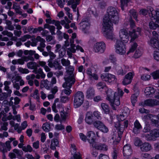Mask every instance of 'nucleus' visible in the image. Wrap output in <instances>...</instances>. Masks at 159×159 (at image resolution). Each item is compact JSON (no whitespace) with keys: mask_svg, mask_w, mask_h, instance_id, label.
I'll return each instance as SVG.
<instances>
[{"mask_svg":"<svg viewBox=\"0 0 159 159\" xmlns=\"http://www.w3.org/2000/svg\"><path fill=\"white\" fill-rule=\"evenodd\" d=\"M61 62L63 66H66V75L65 76L66 77L70 76L72 79L69 84V85H70L74 81L75 74L73 73L74 68L73 66H70V63L69 60H66L65 59H61Z\"/></svg>","mask_w":159,"mask_h":159,"instance_id":"39448f33","label":"nucleus"},{"mask_svg":"<svg viewBox=\"0 0 159 159\" xmlns=\"http://www.w3.org/2000/svg\"><path fill=\"white\" fill-rule=\"evenodd\" d=\"M130 0H120L121 7L123 11L124 10V7H127V3Z\"/></svg>","mask_w":159,"mask_h":159,"instance_id":"de8ad7c7","label":"nucleus"},{"mask_svg":"<svg viewBox=\"0 0 159 159\" xmlns=\"http://www.w3.org/2000/svg\"><path fill=\"white\" fill-rule=\"evenodd\" d=\"M23 150L26 152H31L33 151V148L32 147L29 145H28L26 146H25L23 148Z\"/></svg>","mask_w":159,"mask_h":159,"instance_id":"49530a36","label":"nucleus"},{"mask_svg":"<svg viewBox=\"0 0 159 159\" xmlns=\"http://www.w3.org/2000/svg\"><path fill=\"white\" fill-rule=\"evenodd\" d=\"M35 77V76L34 75H29L26 76V78L27 80H28V84L30 86L33 85V81L32 80Z\"/></svg>","mask_w":159,"mask_h":159,"instance_id":"a19ab883","label":"nucleus"},{"mask_svg":"<svg viewBox=\"0 0 159 159\" xmlns=\"http://www.w3.org/2000/svg\"><path fill=\"white\" fill-rule=\"evenodd\" d=\"M132 151L129 145L127 144L124 147L123 153L125 158H128L132 154Z\"/></svg>","mask_w":159,"mask_h":159,"instance_id":"6ab92c4d","label":"nucleus"},{"mask_svg":"<svg viewBox=\"0 0 159 159\" xmlns=\"http://www.w3.org/2000/svg\"><path fill=\"white\" fill-rule=\"evenodd\" d=\"M36 74H39H39H37L36 76V78L38 79H39L40 78V77H41L42 78H44L46 76V75L44 74L43 71L42 70L41 68H39L38 70H37V73L35 72Z\"/></svg>","mask_w":159,"mask_h":159,"instance_id":"473e14b6","label":"nucleus"},{"mask_svg":"<svg viewBox=\"0 0 159 159\" xmlns=\"http://www.w3.org/2000/svg\"><path fill=\"white\" fill-rule=\"evenodd\" d=\"M11 63L13 65H14L16 64L23 65L24 64V61L23 58L14 59L12 60Z\"/></svg>","mask_w":159,"mask_h":159,"instance_id":"4c0bfd02","label":"nucleus"},{"mask_svg":"<svg viewBox=\"0 0 159 159\" xmlns=\"http://www.w3.org/2000/svg\"><path fill=\"white\" fill-rule=\"evenodd\" d=\"M150 75L154 80L159 79V70H157L151 73Z\"/></svg>","mask_w":159,"mask_h":159,"instance_id":"c03bdc74","label":"nucleus"},{"mask_svg":"<svg viewBox=\"0 0 159 159\" xmlns=\"http://www.w3.org/2000/svg\"><path fill=\"white\" fill-rule=\"evenodd\" d=\"M150 135L147 134L145 138L148 141L155 140L156 138L159 137V129H155L152 130L150 132Z\"/></svg>","mask_w":159,"mask_h":159,"instance_id":"9b49d317","label":"nucleus"},{"mask_svg":"<svg viewBox=\"0 0 159 159\" xmlns=\"http://www.w3.org/2000/svg\"><path fill=\"white\" fill-rule=\"evenodd\" d=\"M148 43L151 47L156 48V50H159V40H148Z\"/></svg>","mask_w":159,"mask_h":159,"instance_id":"b1692460","label":"nucleus"},{"mask_svg":"<svg viewBox=\"0 0 159 159\" xmlns=\"http://www.w3.org/2000/svg\"><path fill=\"white\" fill-rule=\"evenodd\" d=\"M100 131L104 133H107L108 131V128L104 124L99 129Z\"/></svg>","mask_w":159,"mask_h":159,"instance_id":"bf43d9fd","label":"nucleus"},{"mask_svg":"<svg viewBox=\"0 0 159 159\" xmlns=\"http://www.w3.org/2000/svg\"><path fill=\"white\" fill-rule=\"evenodd\" d=\"M122 123L119 122L114 124V126L118 129V134L114 133L112 135V142L116 144L118 143L120 140L125 128H126L128 125V120H125L123 122V125Z\"/></svg>","mask_w":159,"mask_h":159,"instance_id":"7ed1b4c3","label":"nucleus"},{"mask_svg":"<svg viewBox=\"0 0 159 159\" xmlns=\"http://www.w3.org/2000/svg\"><path fill=\"white\" fill-rule=\"evenodd\" d=\"M95 94V91L94 89L91 87L88 88L86 92V97L89 99H92Z\"/></svg>","mask_w":159,"mask_h":159,"instance_id":"393cba45","label":"nucleus"},{"mask_svg":"<svg viewBox=\"0 0 159 159\" xmlns=\"http://www.w3.org/2000/svg\"><path fill=\"white\" fill-rule=\"evenodd\" d=\"M149 27L151 29L153 30L156 29L157 27H159L158 25L153 22L152 21L150 22L149 24Z\"/></svg>","mask_w":159,"mask_h":159,"instance_id":"3c124183","label":"nucleus"},{"mask_svg":"<svg viewBox=\"0 0 159 159\" xmlns=\"http://www.w3.org/2000/svg\"><path fill=\"white\" fill-rule=\"evenodd\" d=\"M60 112L61 118L62 120H65L67 116V114L65 112L63 109V108L61 107L58 108Z\"/></svg>","mask_w":159,"mask_h":159,"instance_id":"2f4dec72","label":"nucleus"},{"mask_svg":"<svg viewBox=\"0 0 159 159\" xmlns=\"http://www.w3.org/2000/svg\"><path fill=\"white\" fill-rule=\"evenodd\" d=\"M16 3L14 2L13 4L12 8L15 9L16 13H18L20 15H21L22 12L20 11V6L16 5Z\"/></svg>","mask_w":159,"mask_h":159,"instance_id":"37998d69","label":"nucleus"},{"mask_svg":"<svg viewBox=\"0 0 159 159\" xmlns=\"http://www.w3.org/2000/svg\"><path fill=\"white\" fill-rule=\"evenodd\" d=\"M71 152L73 155L70 159H80L81 155L79 152H76L75 146L74 145H71Z\"/></svg>","mask_w":159,"mask_h":159,"instance_id":"f3484780","label":"nucleus"},{"mask_svg":"<svg viewBox=\"0 0 159 159\" xmlns=\"http://www.w3.org/2000/svg\"><path fill=\"white\" fill-rule=\"evenodd\" d=\"M106 48L105 44L103 42L95 43L94 46L93 50L96 52L103 53Z\"/></svg>","mask_w":159,"mask_h":159,"instance_id":"ddd939ff","label":"nucleus"},{"mask_svg":"<svg viewBox=\"0 0 159 159\" xmlns=\"http://www.w3.org/2000/svg\"><path fill=\"white\" fill-rule=\"evenodd\" d=\"M141 31V28L138 27L136 29H133L132 31H129L128 34L126 30L123 29L120 30L119 36L121 39H129V35L131 38L130 40H134L138 38L140 34Z\"/></svg>","mask_w":159,"mask_h":159,"instance_id":"20e7f679","label":"nucleus"},{"mask_svg":"<svg viewBox=\"0 0 159 159\" xmlns=\"http://www.w3.org/2000/svg\"><path fill=\"white\" fill-rule=\"evenodd\" d=\"M151 78L150 75L147 74H143L141 76V79L143 81H148L150 80Z\"/></svg>","mask_w":159,"mask_h":159,"instance_id":"79ce46f5","label":"nucleus"},{"mask_svg":"<svg viewBox=\"0 0 159 159\" xmlns=\"http://www.w3.org/2000/svg\"><path fill=\"white\" fill-rule=\"evenodd\" d=\"M66 40L65 41V46L66 47L68 46L69 45H70V47L68 48V51H67V54L69 56V58H71L72 57V54L71 53H75L76 52V50H80L81 52H83L84 50L82 48L78 45L76 46L73 43V40Z\"/></svg>","mask_w":159,"mask_h":159,"instance_id":"423d86ee","label":"nucleus"},{"mask_svg":"<svg viewBox=\"0 0 159 159\" xmlns=\"http://www.w3.org/2000/svg\"><path fill=\"white\" fill-rule=\"evenodd\" d=\"M49 83V81L47 80H42L41 82V86L42 87L43 86L46 89H48L49 88V87L48 86Z\"/></svg>","mask_w":159,"mask_h":159,"instance_id":"a18cd8bd","label":"nucleus"},{"mask_svg":"<svg viewBox=\"0 0 159 159\" xmlns=\"http://www.w3.org/2000/svg\"><path fill=\"white\" fill-rule=\"evenodd\" d=\"M97 87L100 91L106 92L107 99L109 102L113 109L116 110V107L120 104V98L122 97L124 93L123 90L118 88L117 91L114 92L111 89L108 88L106 85L101 82L97 84Z\"/></svg>","mask_w":159,"mask_h":159,"instance_id":"f03ea898","label":"nucleus"},{"mask_svg":"<svg viewBox=\"0 0 159 159\" xmlns=\"http://www.w3.org/2000/svg\"><path fill=\"white\" fill-rule=\"evenodd\" d=\"M141 156L143 159H159V154H157L154 157H152L150 154L144 153L142 154Z\"/></svg>","mask_w":159,"mask_h":159,"instance_id":"c756f323","label":"nucleus"},{"mask_svg":"<svg viewBox=\"0 0 159 159\" xmlns=\"http://www.w3.org/2000/svg\"><path fill=\"white\" fill-rule=\"evenodd\" d=\"M103 124L102 122L99 120H96L93 123L94 126L98 129L102 127Z\"/></svg>","mask_w":159,"mask_h":159,"instance_id":"ea45409f","label":"nucleus"},{"mask_svg":"<svg viewBox=\"0 0 159 159\" xmlns=\"http://www.w3.org/2000/svg\"><path fill=\"white\" fill-rule=\"evenodd\" d=\"M79 25H80V29L84 33H88L87 30L89 28L88 23H84V24H83V22H81L80 23H79Z\"/></svg>","mask_w":159,"mask_h":159,"instance_id":"c85d7f7f","label":"nucleus"},{"mask_svg":"<svg viewBox=\"0 0 159 159\" xmlns=\"http://www.w3.org/2000/svg\"><path fill=\"white\" fill-rule=\"evenodd\" d=\"M59 141L56 139H53L52 140L50 146V148L53 150H55L57 147H59Z\"/></svg>","mask_w":159,"mask_h":159,"instance_id":"7c9ffc66","label":"nucleus"},{"mask_svg":"<svg viewBox=\"0 0 159 159\" xmlns=\"http://www.w3.org/2000/svg\"><path fill=\"white\" fill-rule=\"evenodd\" d=\"M147 10L149 11V14L150 17H151L152 15L154 14H155V11L153 10V8L152 7H148Z\"/></svg>","mask_w":159,"mask_h":159,"instance_id":"e2e57ef3","label":"nucleus"},{"mask_svg":"<svg viewBox=\"0 0 159 159\" xmlns=\"http://www.w3.org/2000/svg\"><path fill=\"white\" fill-rule=\"evenodd\" d=\"M125 40H117L115 45L116 53L120 55H124L126 52Z\"/></svg>","mask_w":159,"mask_h":159,"instance_id":"0eeeda50","label":"nucleus"},{"mask_svg":"<svg viewBox=\"0 0 159 159\" xmlns=\"http://www.w3.org/2000/svg\"><path fill=\"white\" fill-rule=\"evenodd\" d=\"M146 117L147 119H150L152 122L155 124V126L158 127L159 126L158 124V122L157 121H156L155 119V118H156L155 116H153L152 115L150 114H148Z\"/></svg>","mask_w":159,"mask_h":159,"instance_id":"e433bc0d","label":"nucleus"},{"mask_svg":"<svg viewBox=\"0 0 159 159\" xmlns=\"http://www.w3.org/2000/svg\"><path fill=\"white\" fill-rule=\"evenodd\" d=\"M72 79L71 77H70V76L66 77V76H65L64 77L65 82L63 84L62 87L63 88H66V89H65L64 91H62L61 93L62 94L64 93L66 95H69L71 93V91L70 89L71 88L72 85L74 83L75 81V79L74 78V83L71 84L70 85H69V84L70 83L72 80Z\"/></svg>","mask_w":159,"mask_h":159,"instance_id":"9d476101","label":"nucleus"},{"mask_svg":"<svg viewBox=\"0 0 159 159\" xmlns=\"http://www.w3.org/2000/svg\"><path fill=\"white\" fill-rule=\"evenodd\" d=\"M79 136L80 139L86 142L87 140V136H86L85 135L82 133H80L79 134Z\"/></svg>","mask_w":159,"mask_h":159,"instance_id":"69168bd1","label":"nucleus"},{"mask_svg":"<svg viewBox=\"0 0 159 159\" xmlns=\"http://www.w3.org/2000/svg\"><path fill=\"white\" fill-rule=\"evenodd\" d=\"M140 14L144 16H146L149 13V11L148 10L145 9H142L140 11Z\"/></svg>","mask_w":159,"mask_h":159,"instance_id":"774afa93","label":"nucleus"},{"mask_svg":"<svg viewBox=\"0 0 159 159\" xmlns=\"http://www.w3.org/2000/svg\"><path fill=\"white\" fill-rule=\"evenodd\" d=\"M93 113L91 111H88L85 114V121L86 123L89 125L93 124Z\"/></svg>","mask_w":159,"mask_h":159,"instance_id":"dca6fc26","label":"nucleus"},{"mask_svg":"<svg viewBox=\"0 0 159 159\" xmlns=\"http://www.w3.org/2000/svg\"><path fill=\"white\" fill-rule=\"evenodd\" d=\"M140 149L142 151L147 152L150 151L152 148L151 145L148 143L145 142L141 144Z\"/></svg>","mask_w":159,"mask_h":159,"instance_id":"a878e982","label":"nucleus"},{"mask_svg":"<svg viewBox=\"0 0 159 159\" xmlns=\"http://www.w3.org/2000/svg\"><path fill=\"white\" fill-rule=\"evenodd\" d=\"M86 136L88 142L92 146H93L94 143H96V136L95 133L92 131H89L87 132Z\"/></svg>","mask_w":159,"mask_h":159,"instance_id":"4468645a","label":"nucleus"},{"mask_svg":"<svg viewBox=\"0 0 159 159\" xmlns=\"http://www.w3.org/2000/svg\"><path fill=\"white\" fill-rule=\"evenodd\" d=\"M134 127L133 128V132L135 134H137L139 133L140 130L142 128V126L138 120H136L134 123Z\"/></svg>","mask_w":159,"mask_h":159,"instance_id":"412c9836","label":"nucleus"},{"mask_svg":"<svg viewBox=\"0 0 159 159\" xmlns=\"http://www.w3.org/2000/svg\"><path fill=\"white\" fill-rule=\"evenodd\" d=\"M80 0H70L68 2V5H71V7L74 12H76L77 6L79 4Z\"/></svg>","mask_w":159,"mask_h":159,"instance_id":"4be33fe9","label":"nucleus"},{"mask_svg":"<svg viewBox=\"0 0 159 159\" xmlns=\"http://www.w3.org/2000/svg\"><path fill=\"white\" fill-rule=\"evenodd\" d=\"M92 147L98 150L107 151L108 149V147L104 144H98L95 143Z\"/></svg>","mask_w":159,"mask_h":159,"instance_id":"5701e85b","label":"nucleus"},{"mask_svg":"<svg viewBox=\"0 0 159 159\" xmlns=\"http://www.w3.org/2000/svg\"><path fill=\"white\" fill-rule=\"evenodd\" d=\"M128 43L130 45V47L129 50L127 52V55L133 52L138 46L137 43L134 41V40H129Z\"/></svg>","mask_w":159,"mask_h":159,"instance_id":"aec40b11","label":"nucleus"},{"mask_svg":"<svg viewBox=\"0 0 159 159\" xmlns=\"http://www.w3.org/2000/svg\"><path fill=\"white\" fill-rule=\"evenodd\" d=\"M144 93L146 96H150L155 93L159 94V90L155 89L152 86H148L146 87L144 90Z\"/></svg>","mask_w":159,"mask_h":159,"instance_id":"2eb2a0df","label":"nucleus"},{"mask_svg":"<svg viewBox=\"0 0 159 159\" xmlns=\"http://www.w3.org/2000/svg\"><path fill=\"white\" fill-rule=\"evenodd\" d=\"M93 117H96L97 119L100 120L101 119V114L99 112L97 111H95L93 113Z\"/></svg>","mask_w":159,"mask_h":159,"instance_id":"0e129e2a","label":"nucleus"},{"mask_svg":"<svg viewBox=\"0 0 159 159\" xmlns=\"http://www.w3.org/2000/svg\"><path fill=\"white\" fill-rule=\"evenodd\" d=\"M42 127L44 131L46 132H48L50 129V125L48 123L43 124Z\"/></svg>","mask_w":159,"mask_h":159,"instance_id":"8fccbe9b","label":"nucleus"},{"mask_svg":"<svg viewBox=\"0 0 159 159\" xmlns=\"http://www.w3.org/2000/svg\"><path fill=\"white\" fill-rule=\"evenodd\" d=\"M97 70V66H94L90 68H88L87 70V73L89 75V77L91 78V76L93 74L92 73L93 72L94 70L95 71H96Z\"/></svg>","mask_w":159,"mask_h":159,"instance_id":"f704fd0d","label":"nucleus"},{"mask_svg":"<svg viewBox=\"0 0 159 159\" xmlns=\"http://www.w3.org/2000/svg\"><path fill=\"white\" fill-rule=\"evenodd\" d=\"M11 80L13 84V86L14 88H16V89H20V87L18 83H16V79L15 80L13 78H12L11 79Z\"/></svg>","mask_w":159,"mask_h":159,"instance_id":"052dcab7","label":"nucleus"},{"mask_svg":"<svg viewBox=\"0 0 159 159\" xmlns=\"http://www.w3.org/2000/svg\"><path fill=\"white\" fill-rule=\"evenodd\" d=\"M27 66L29 69H34L33 72L37 73V69L39 67V65L35 62H30L27 63Z\"/></svg>","mask_w":159,"mask_h":159,"instance_id":"bb28decb","label":"nucleus"},{"mask_svg":"<svg viewBox=\"0 0 159 159\" xmlns=\"http://www.w3.org/2000/svg\"><path fill=\"white\" fill-rule=\"evenodd\" d=\"M39 91L37 89L35 90L33 95V97L36 99H39V98L38 94Z\"/></svg>","mask_w":159,"mask_h":159,"instance_id":"338daca9","label":"nucleus"},{"mask_svg":"<svg viewBox=\"0 0 159 159\" xmlns=\"http://www.w3.org/2000/svg\"><path fill=\"white\" fill-rule=\"evenodd\" d=\"M143 50L141 48H138L135 51L134 55V58H137L140 57L143 53Z\"/></svg>","mask_w":159,"mask_h":159,"instance_id":"72a5a7b5","label":"nucleus"},{"mask_svg":"<svg viewBox=\"0 0 159 159\" xmlns=\"http://www.w3.org/2000/svg\"><path fill=\"white\" fill-rule=\"evenodd\" d=\"M18 71L22 74H28L29 72V70L26 68H23L21 67H18Z\"/></svg>","mask_w":159,"mask_h":159,"instance_id":"603ef678","label":"nucleus"},{"mask_svg":"<svg viewBox=\"0 0 159 159\" xmlns=\"http://www.w3.org/2000/svg\"><path fill=\"white\" fill-rule=\"evenodd\" d=\"M84 95L81 92H78L74 96V106L75 108L80 107L83 103L84 101Z\"/></svg>","mask_w":159,"mask_h":159,"instance_id":"6e6552de","label":"nucleus"},{"mask_svg":"<svg viewBox=\"0 0 159 159\" xmlns=\"http://www.w3.org/2000/svg\"><path fill=\"white\" fill-rule=\"evenodd\" d=\"M134 75V72L133 71L129 72L125 76L132 81Z\"/></svg>","mask_w":159,"mask_h":159,"instance_id":"5fc2aeb1","label":"nucleus"},{"mask_svg":"<svg viewBox=\"0 0 159 159\" xmlns=\"http://www.w3.org/2000/svg\"><path fill=\"white\" fill-rule=\"evenodd\" d=\"M101 107L103 110V112L105 114L109 113L111 118L112 119L113 116H112L111 113L110 112L109 107L108 105L105 103H102L101 104Z\"/></svg>","mask_w":159,"mask_h":159,"instance_id":"cd10ccee","label":"nucleus"},{"mask_svg":"<svg viewBox=\"0 0 159 159\" xmlns=\"http://www.w3.org/2000/svg\"><path fill=\"white\" fill-rule=\"evenodd\" d=\"M142 143V142L139 139L136 138L135 139L134 144L135 146H141Z\"/></svg>","mask_w":159,"mask_h":159,"instance_id":"680f3d73","label":"nucleus"},{"mask_svg":"<svg viewBox=\"0 0 159 159\" xmlns=\"http://www.w3.org/2000/svg\"><path fill=\"white\" fill-rule=\"evenodd\" d=\"M129 13L130 14L132 15V16L137 21H138V20L137 19V14L136 13V12L134 10H130Z\"/></svg>","mask_w":159,"mask_h":159,"instance_id":"13d9d810","label":"nucleus"},{"mask_svg":"<svg viewBox=\"0 0 159 159\" xmlns=\"http://www.w3.org/2000/svg\"><path fill=\"white\" fill-rule=\"evenodd\" d=\"M131 82V80L125 76L122 81V83L123 85H126L130 84Z\"/></svg>","mask_w":159,"mask_h":159,"instance_id":"6e6d98bb","label":"nucleus"},{"mask_svg":"<svg viewBox=\"0 0 159 159\" xmlns=\"http://www.w3.org/2000/svg\"><path fill=\"white\" fill-rule=\"evenodd\" d=\"M151 18L152 19L153 18L154 19H156V22L159 20V11H155V14L152 15Z\"/></svg>","mask_w":159,"mask_h":159,"instance_id":"864d4df0","label":"nucleus"},{"mask_svg":"<svg viewBox=\"0 0 159 159\" xmlns=\"http://www.w3.org/2000/svg\"><path fill=\"white\" fill-rule=\"evenodd\" d=\"M154 59L157 61H159V50H155L153 53Z\"/></svg>","mask_w":159,"mask_h":159,"instance_id":"4d7b16f0","label":"nucleus"},{"mask_svg":"<svg viewBox=\"0 0 159 159\" xmlns=\"http://www.w3.org/2000/svg\"><path fill=\"white\" fill-rule=\"evenodd\" d=\"M107 12L108 15H106L103 19V34L106 39L113 40L116 38L112 33V23L116 24L118 22L119 18L118 12L116 9L112 7H108Z\"/></svg>","mask_w":159,"mask_h":159,"instance_id":"f257e3e1","label":"nucleus"},{"mask_svg":"<svg viewBox=\"0 0 159 159\" xmlns=\"http://www.w3.org/2000/svg\"><path fill=\"white\" fill-rule=\"evenodd\" d=\"M109 60L113 64V67L115 68L116 66V60L114 55H111L109 57Z\"/></svg>","mask_w":159,"mask_h":159,"instance_id":"09e8293b","label":"nucleus"},{"mask_svg":"<svg viewBox=\"0 0 159 159\" xmlns=\"http://www.w3.org/2000/svg\"><path fill=\"white\" fill-rule=\"evenodd\" d=\"M139 95L138 93H135L132 95L131 98V100L132 105L134 106L135 103L137 101V97Z\"/></svg>","mask_w":159,"mask_h":159,"instance_id":"58836bf2","label":"nucleus"},{"mask_svg":"<svg viewBox=\"0 0 159 159\" xmlns=\"http://www.w3.org/2000/svg\"><path fill=\"white\" fill-rule=\"evenodd\" d=\"M129 114V109L127 107H125L122 114L118 115L117 118L119 121L124 120Z\"/></svg>","mask_w":159,"mask_h":159,"instance_id":"a211bd4d","label":"nucleus"},{"mask_svg":"<svg viewBox=\"0 0 159 159\" xmlns=\"http://www.w3.org/2000/svg\"><path fill=\"white\" fill-rule=\"evenodd\" d=\"M101 78L103 81L110 84H113L116 83L117 80V79L115 75L107 73L102 74Z\"/></svg>","mask_w":159,"mask_h":159,"instance_id":"1a4fd4ad","label":"nucleus"},{"mask_svg":"<svg viewBox=\"0 0 159 159\" xmlns=\"http://www.w3.org/2000/svg\"><path fill=\"white\" fill-rule=\"evenodd\" d=\"M48 65L50 67H54L56 69L60 70L61 69L62 67L57 62H55L53 64L52 62H49Z\"/></svg>","mask_w":159,"mask_h":159,"instance_id":"c9c22d12","label":"nucleus"},{"mask_svg":"<svg viewBox=\"0 0 159 159\" xmlns=\"http://www.w3.org/2000/svg\"><path fill=\"white\" fill-rule=\"evenodd\" d=\"M159 105V101L155 99H149L145 100L144 102L139 104L140 106H143L154 107Z\"/></svg>","mask_w":159,"mask_h":159,"instance_id":"f8f14e48","label":"nucleus"}]
</instances>
